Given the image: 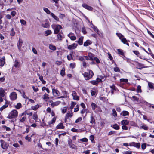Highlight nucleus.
<instances>
[{
  "mask_svg": "<svg viewBox=\"0 0 154 154\" xmlns=\"http://www.w3.org/2000/svg\"><path fill=\"white\" fill-rule=\"evenodd\" d=\"M82 74L85 79L86 80H89L91 79L94 75L93 71L91 70H89L88 73L85 72L84 73H82Z\"/></svg>",
  "mask_w": 154,
  "mask_h": 154,
  "instance_id": "nucleus-1",
  "label": "nucleus"
},
{
  "mask_svg": "<svg viewBox=\"0 0 154 154\" xmlns=\"http://www.w3.org/2000/svg\"><path fill=\"white\" fill-rule=\"evenodd\" d=\"M18 114V112L17 110L15 109L13 110L9 113L8 118L9 119L16 118Z\"/></svg>",
  "mask_w": 154,
  "mask_h": 154,
  "instance_id": "nucleus-2",
  "label": "nucleus"
},
{
  "mask_svg": "<svg viewBox=\"0 0 154 154\" xmlns=\"http://www.w3.org/2000/svg\"><path fill=\"white\" fill-rule=\"evenodd\" d=\"M51 27L53 29L54 34H57L59 33L60 30L62 29V26L59 25L53 24Z\"/></svg>",
  "mask_w": 154,
  "mask_h": 154,
  "instance_id": "nucleus-3",
  "label": "nucleus"
},
{
  "mask_svg": "<svg viewBox=\"0 0 154 154\" xmlns=\"http://www.w3.org/2000/svg\"><path fill=\"white\" fill-rule=\"evenodd\" d=\"M0 142L1 146L2 148L4 149H7L8 148L9 146V144L8 143L5 142L3 140H0Z\"/></svg>",
  "mask_w": 154,
  "mask_h": 154,
  "instance_id": "nucleus-4",
  "label": "nucleus"
},
{
  "mask_svg": "<svg viewBox=\"0 0 154 154\" xmlns=\"http://www.w3.org/2000/svg\"><path fill=\"white\" fill-rule=\"evenodd\" d=\"M9 97L11 101L14 100L17 98V94L15 92H13L10 94Z\"/></svg>",
  "mask_w": 154,
  "mask_h": 154,
  "instance_id": "nucleus-5",
  "label": "nucleus"
},
{
  "mask_svg": "<svg viewBox=\"0 0 154 154\" xmlns=\"http://www.w3.org/2000/svg\"><path fill=\"white\" fill-rule=\"evenodd\" d=\"M52 92L53 96L55 97H59L60 95V92L54 88L52 89Z\"/></svg>",
  "mask_w": 154,
  "mask_h": 154,
  "instance_id": "nucleus-6",
  "label": "nucleus"
},
{
  "mask_svg": "<svg viewBox=\"0 0 154 154\" xmlns=\"http://www.w3.org/2000/svg\"><path fill=\"white\" fill-rule=\"evenodd\" d=\"M72 95L73 97V99L78 101L79 100V97L77 95V94L75 91H72Z\"/></svg>",
  "mask_w": 154,
  "mask_h": 154,
  "instance_id": "nucleus-7",
  "label": "nucleus"
},
{
  "mask_svg": "<svg viewBox=\"0 0 154 154\" xmlns=\"http://www.w3.org/2000/svg\"><path fill=\"white\" fill-rule=\"evenodd\" d=\"M129 146H134L137 148H139L140 147V144L139 143L132 142L129 143Z\"/></svg>",
  "mask_w": 154,
  "mask_h": 154,
  "instance_id": "nucleus-8",
  "label": "nucleus"
},
{
  "mask_svg": "<svg viewBox=\"0 0 154 154\" xmlns=\"http://www.w3.org/2000/svg\"><path fill=\"white\" fill-rule=\"evenodd\" d=\"M73 115V113L72 112V111H71L70 112L69 111L66 114L65 117V121L66 122L67 119H68L69 117H71Z\"/></svg>",
  "mask_w": 154,
  "mask_h": 154,
  "instance_id": "nucleus-9",
  "label": "nucleus"
},
{
  "mask_svg": "<svg viewBox=\"0 0 154 154\" xmlns=\"http://www.w3.org/2000/svg\"><path fill=\"white\" fill-rule=\"evenodd\" d=\"M91 27L97 33V34L100 36L102 35V33L101 32L99 31L97 28L93 24L91 23Z\"/></svg>",
  "mask_w": 154,
  "mask_h": 154,
  "instance_id": "nucleus-10",
  "label": "nucleus"
},
{
  "mask_svg": "<svg viewBox=\"0 0 154 154\" xmlns=\"http://www.w3.org/2000/svg\"><path fill=\"white\" fill-rule=\"evenodd\" d=\"M78 45L75 43H73L72 45H69L68 46L67 48L69 50L74 49L76 48Z\"/></svg>",
  "mask_w": 154,
  "mask_h": 154,
  "instance_id": "nucleus-11",
  "label": "nucleus"
},
{
  "mask_svg": "<svg viewBox=\"0 0 154 154\" xmlns=\"http://www.w3.org/2000/svg\"><path fill=\"white\" fill-rule=\"evenodd\" d=\"M82 7L85 8L90 11H91L93 10V8L85 3H84L82 5Z\"/></svg>",
  "mask_w": 154,
  "mask_h": 154,
  "instance_id": "nucleus-12",
  "label": "nucleus"
},
{
  "mask_svg": "<svg viewBox=\"0 0 154 154\" xmlns=\"http://www.w3.org/2000/svg\"><path fill=\"white\" fill-rule=\"evenodd\" d=\"M68 36L72 40H75L76 39V38L75 36L74 33H70L68 35Z\"/></svg>",
  "mask_w": 154,
  "mask_h": 154,
  "instance_id": "nucleus-13",
  "label": "nucleus"
},
{
  "mask_svg": "<svg viewBox=\"0 0 154 154\" xmlns=\"http://www.w3.org/2000/svg\"><path fill=\"white\" fill-rule=\"evenodd\" d=\"M88 56L89 57V60L91 61H93L95 57L94 55L91 53L89 52L88 53Z\"/></svg>",
  "mask_w": 154,
  "mask_h": 154,
  "instance_id": "nucleus-14",
  "label": "nucleus"
},
{
  "mask_svg": "<svg viewBox=\"0 0 154 154\" xmlns=\"http://www.w3.org/2000/svg\"><path fill=\"white\" fill-rule=\"evenodd\" d=\"M5 63V57H2L0 59V66H2Z\"/></svg>",
  "mask_w": 154,
  "mask_h": 154,
  "instance_id": "nucleus-15",
  "label": "nucleus"
},
{
  "mask_svg": "<svg viewBox=\"0 0 154 154\" xmlns=\"http://www.w3.org/2000/svg\"><path fill=\"white\" fill-rule=\"evenodd\" d=\"M61 103L60 101H57L55 102L52 103L51 106L52 107H54L58 106Z\"/></svg>",
  "mask_w": 154,
  "mask_h": 154,
  "instance_id": "nucleus-16",
  "label": "nucleus"
},
{
  "mask_svg": "<svg viewBox=\"0 0 154 154\" xmlns=\"http://www.w3.org/2000/svg\"><path fill=\"white\" fill-rule=\"evenodd\" d=\"M20 63L17 60H15L14 62V66L16 68H18L20 67Z\"/></svg>",
  "mask_w": 154,
  "mask_h": 154,
  "instance_id": "nucleus-17",
  "label": "nucleus"
},
{
  "mask_svg": "<svg viewBox=\"0 0 154 154\" xmlns=\"http://www.w3.org/2000/svg\"><path fill=\"white\" fill-rule=\"evenodd\" d=\"M64 128V126H63V124L62 123H60L58 124L56 127L57 129H63Z\"/></svg>",
  "mask_w": 154,
  "mask_h": 154,
  "instance_id": "nucleus-18",
  "label": "nucleus"
},
{
  "mask_svg": "<svg viewBox=\"0 0 154 154\" xmlns=\"http://www.w3.org/2000/svg\"><path fill=\"white\" fill-rule=\"evenodd\" d=\"M56 118L55 117H53L51 121L48 122V125H50L51 124H54L55 123V121L56 120Z\"/></svg>",
  "mask_w": 154,
  "mask_h": 154,
  "instance_id": "nucleus-19",
  "label": "nucleus"
},
{
  "mask_svg": "<svg viewBox=\"0 0 154 154\" xmlns=\"http://www.w3.org/2000/svg\"><path fill=\"white\" fill-rule=\"evenodd\" d=\"M23 41L22 39H19L18 42L17 43V46L19 50H20L21 47L22 45Z\"/></svg>",
  "mask_w": 154,
  "mask_h": 154,
  "instance_id": "nucleus-20",
  "label": "nucleus"
},
{
  "mask_svg": "<svg viewBox=\"0 0 154 154\" xmlns=\"http://www.w3.org/2000/svg\"><path fill=\"white\" fill-rule=\"evenodd\" d=\"M73 55L71 54L70 52V54L69 55H67V58L68 60L69 61L70 60H74V58H73Z\"/></svg>",
  "mask_w": 154,
  "mask_h": 154,
  "instance_id": "nucleus-21",
  "label": "nucleus"
},
{
  "mask_svg": "<svg viewBox=\"0 0 154 154\" xmlns=\"http://www.w3.org/2000/svg\"><path fill=\"white\" fill-rule=\"evenodd\" d=\"M70 53L73 55V57L75 58L74 60H75L76 57H79V54L78 52H75L73 51H72L70 52Z\"/></svg>",
  "mask_w": 154,
  "mask_h": 154,
  "instance_id": "nucleus-22",
  "label": "nucleus"
},
{
  "mask_svg": "<svg viewBox=\"0 0 154 154\" xmlns=\"http://www.w3.org/2000/svg\"><path fill=\"white\" fill-rule=\"evenodd\" d=\"M5 90L2 88H0V97H4L5 96Z\"/></svg>",
  "mask_w": 154,
  "mask_h": 154,
  "instance_id": "nucleus-23",
  "label": "nucleus"
},
{
  "mask_svg": "<svg viewBox=\"0 0 154 154\" xmlns=\"http://www.w3.org/2000/svg\"><path fill=\"white\" fill-rule=\"evenodd\" d=\"M91 44V41L89 40H88L84 43L83 45L84 46H87Z\"/></svg>",
  "mask_w": 154,
  "mask_h": 154,
  "instance_id": "nucleus-24",
  "label": "nucleus"
},
{
  "mask_svg": "<svg viewBox=\"0 0 154 154\" xmlns=\"http://www.w3.org/2000/svg\"><path fill=\"white\" fill-rule=\"evenodd\" d=\"M129 114V112L126 111H123L120 113V115L123 116H128Z\"/></svg>",
  "mask_w": 154,
  "mask_h": 154,
  "instance_id": "nucleus-25",
  "label": "nucleus"
},
{
  "mask_svg": "<svg viewBox=\"0 0 154 154\" xmlns=\"http://www.w3.org/2000/svg\"><path fill=\"white\" fill-rule=\"evenodd\" d=\"M122 42L124 44H126L128 46H129V43H127L128 41L124 37L121 40Z\"/></svg>",
  "mask_w": 154,
  "mask_h": 154,
  "instance_id": "nucleus-26",
  "label": "nucleus"
},
{
  "mask_svg": "<svg viewBox=\"0 0 154 154\" xmlns=\"http://www.w3.org/2000/svg\"><path fill=\"white\" fill-rule=\"evenodd\" d=\"M49 48L50 50L53 51H55L56 49V47L51 44L49 45Z\"/></svg>",
  "mask_w": 154,
  "mask_h": 154,
  "instance_id": "nucleus-27",
  "label": "nucleus"
},
{
  "mask_svg": "<svg viewBox=\"0 0 154 154\" xmlns=\"http://www.w3.org/2000/svg\"><path fill=\"white\" fill-rule=\"evenodd\" d=\"M83 36L81 37L79 39L78 41H77L79 44L81 45L83 44Z\"/></svg>",
  "mask_w": 154,
  "mask_h": 154,
  "instance_id": "nucleus-28",
  "label": "nucleus"
},
{
  "mask_svg": "<svg viewBox=\"0 0 154 154\" xmlns=\"http://www.w3.org/2000/svg\"><path fill=\"white\" fill-rule=\"evenodd\" d=\"M147 82L148 86L150 88L154 89V84L148 81H147Z\"/></svg>",
  "mask_w": 154,
  "mask_h": 154,
  "instance_id": "nucleus-29",
  "label": "nucleus"
},
{
  "mask_svg": "<svg viewBox=\"0 0 154 154\" xmlns=\"http://www.w3.org/2000/svg\"><path fill=\"white\" fill-rule=\"evenodd\" d=\"M90 123L91 124L94 123L95 124V119L94 118L92 115L90 117Z\"/></svg>",
  "mask_w": 154,
  "mask_h": 154,
  "instance_id": "nucleus-30",
  "label": "nucleus"
},
{
  "mask_svg": "<svg viewBox=\"0 0 154 154\" xmlns=\"http://www.w3.org/2000/svg\"><path fill=\"white\" fill-rule=\"evenodd\" d=\"M110 88L111 89L110 92L111 93L113 94L114 91H116V87L115 86L113 85L112 86H110Z\"/></svg>",
  "mask_w": 154,
  "mask_h": 154,
  "instance_id": "nucleus-31",
  "label": "nucleus"
},
{
  "mask_svg": "<svg viewBox=\"0 0 154 154\" xmlns=\"http://www.w3.org/2000/svg\"><path fill=\"white\" fill-rule=\"evenodd\" d=\"M63 33H59L57 35V38L58 40L61 41L63 38Z\"/></svg>",
  "mask_w": 154,
  "mask_h": 154,
  "instance_id": "nucleus-32",
  "label": "nucleus"
},
{
  "mask_svg": "<svg viewBox=\"0 0 154 154\" xmlns=\"http://www.w3.org/2000/svg\"><path fill=\"white\" fill-rule=\"evenodd\" d=\"M33 119L35 120V121L36 122L37 121L38 117V115L36 113H34L32 116Z\"/></svg>",
  "mask_w": 154,
  "mask_h": 154,
  "instance_id": "nucleus-33",
  "label": "nucleus"
},
{
  "mask_svg": "<svg viewBox=\"0 0 154 154\" xmlns=\"http://www.w3.org/2000/svg\"><path fill=\"white\" fill-rule=\"evenodd\" d=\"M121 123L123 125H128L129 123V122L127 120H123L121 122Z\"/></svg>",
  "mask_w": 154,
  "mask_h": 154,
  "instance_id": "nucleus-34",
  "label": "nucleus"
},
{
  "mask_svg": "<svg viewBox=\"0 0 154 154\" xmlns=\"http://www.w3.org/2000/svg\"><path fill=\"white\" fill-rule=\"evenodd\" d=\"M52 32L51 30H48L45 31V35L47 36L51 34Z\"/></svg>",
  "mask_w": 154,
  "mask_h": 154,
  "instance_id": "nucleus-35",
  "label": "nucleus"
},
{
  "mask_svg": "<svg viewBox=\"0 0 154 154\" xmlns=\"http://www.w3.org/2000/svg\"><path fill=\"white\" fill-rule=\"evenodd\" d=\"M140 128L145 130H148L149 128L148 126H147L145 124H143L140 127Z\"/></svg>",
  "mask_w": 154,
  "mask_h": 154,
  "instance_id": "nucleus-36",
  "label": "nucleus"
},
{
  "mask_svg": "<svg viewBox=\"0 0 154 154\" xmlns=\"http://www.w3.org/2000/svg\"><path fill=\"white\" fill-rule=\"evenodd\" d=\"M22 107V105L20 103H19L17 104L15 106V107L17 109H19L21 108Z\"/></svg>",
  "mask_w": 154,
  "mask_h": 154,
  "instance_id": "nucleus-37",
  "label": "nucleus"
},
{
  "mask_svg": "<svg viewBox=\"0 0 154 154\" xmlns=\"http://www.w3.org/2000/svg\"><path fill=\"white\" fill-rule=\"evenodd\" d=\"M76 104V103L72 101L71 103V106L70 107V109H72L74 107L75 105Z\"/></svg>",
  "mask_w": 154,
  "mask_h": 154,
  "instance_id": "nucleus-38",
  "label": "nucleus"
},
{
  "mask_svg": "<svg viewBox=\"0 0 154 154\" xmlns=\"http://www.w3.org/2000/svg\"><path fill=\"white\" fill-rule=\"evenodd\" d=\"M136 91L137 93H141L142 92L141 89V87L140 85L137 86Z\"/></svg>",
  "mask_w": 154,
  "mask_h": 154,
  "instance_id": "nucleus-39",
  "label": "nucleus"
},
{
  "mask_svg": "<svg viewBox=\"0 0 154 154\" xmlns=\"http://www.w3.org/2000/svg\"><path fill=\"white\" fill-rule=\"evenodd\" d=\"M51 16L55 20H56L57 21H59V18H58V17L57 16H55L54 13H51Z\"/></svg>",
  "mask_w": 154,
  "mask_h": 154,
  "instance_id": "nucleus-40",
  "label": "nucleus"
},
{
  "mask_svg": "<svg viewBox=\"0 0 154 154\" xmlns=\"http://www.w3.org/2000/svg\"><path fill=\"white\" fill-rule=\"evenodd\" d=\"M67 107H64L61 108L62 112L64 114L67 111Z\"/></svg>",
  "mask_w": 154,
  "mask_h": 154,
  "instance_id": "nucleus-41",
  "label": "nucleus"
},
{
  "mask_svg": "<svg viewBox=\"0 0 154 154\" xmlns=\"http://www.w3.org/2000/svg\"><path fill=\"white\" fill-rule=\"evenodd\" d=\"M8 106V105L7 104H5L3 105L0 108V111L1 112L4 109L7 108Z\"/></svg>",
  "mask_w": 154,
  "mask_h": 154,
  "instance_id": "nucleus-42",
  "label": "nucleus"
},
{
  "mask_svg": "<svg viewBox=\"0 0 154 154\" xmlns=\"http://www.w3.org/2000/svg\"><path fill=\"white\" fill-rule=\"evenodd\" d=\"M39 107V105L37 104L35 106H32L31 107V109L34 110H36Z\"/></svg>",
  "mask_w": 154,
  "mask_h": 154,
  "instance_id": "nucleus-43",
  "label": "nucleus"
},
{
  "mask_svg": "<svg viewBox=\"0 0 154 154\" xmlns=\"http://www.w3.org/2000/svg\"><path fill=\"white\" fill-rule=\"evenodd\" d=\"M118 51V53L120 55H124V52H123V51L121 49H117Z\"/></svg>",
  "mask_w": 154,
  "mask_h": 154,
  "instance_id": "nucleus-44",
  "label": "nucleus"
},
{
  "mask_svg": "<svg viewBox=\"0 0 154 154\" xmlns=\"http://www.w3.org/2000/svg\"><path fill=\"white\" fill-rule=\"evenodd\" d=\"M49 98V95L46 93L43 96V99L45 100H47Z\"/></svg>",
  "mask_w": 154,
  "mask_h": 154,
  "instance_id": "nucleus-45",
  "label": "nucleus"
},
{
  "mask_svg": "<svg viewBox=\"0 0 154 154\" xmlns=\"http://www.w3.org/2000/svg\"><path fill=\"white\" fill-rule=\"evenodd\" d=\"M91 106L93 110H94L97 107L96 104L93 103H91Z\"/></svg>",
  "mask_w": 154,
  "mask_h": 154,
  "instance_id": "nucleus-46",
  "label": "nucleus"
},
{
  "mask_svg": "<svg viewBox=\"0 0 154 154\" xmlns=\"http://www.w3.org/2000/svg\"><path fill=\"white\" fill-rule=\"evenodd\" d=\"M43 10L47 14H51L50 11L48 8H44Z\"/></svg>",
  "mask_w": 154,
  "mask_h": 154,
  "instance_id": "nucleus-47",
  "label": "nucleus"
},
{
  "mask_svg": "<svg viewBox=\"0 0 154 154\" xmlns=\"http://www.w3.org/2000/svg\"><path fill=\"white\" fill-rule=\"evenodd\" d=\"M61 75L63 76L65 75V69L64 68H63L60 71Z\"/></svg>",
  "mask_w": 154,
  "mask_h": 154,
  "instance_id": "nucleus-48",
  "label": "nucleus"
},
{
  "mask_svg": "<svg viewBox=\"0 0 154 154\" xmlns=\"http://www.w3.org/2000/svg\"><path fill=\"white\" fill-rule=\"evenodd\" d=\"M113 128L116 130H119V126L117 124H115L113 125Z\"/></svg>",
  "mask_w": 154,
  "mask_h": 154,
  "instance_id": "nucleus-49",
  "label": "nucleus"
},
{
  "mask_svg": "<svg viewBox=\"0 0 154 154\" xmlns=\"http://www.w3.org/2000/svg\"><path fill=\"white\" fill-rule=\"evenodd\" d=\"M15 32L13 28H12L10 31V35L11 36H13L14 35Z\"/></svg>",
  "mask_w": 154,
  "mask_h": 154,
  "instance_id": "nucleus-50",
  "label": "nucleus"
},
{
  "mask_svg": "<svg viewBox=\"0 0 154 154\" xmlns=\"http://www.w3.org/2000/svg\"><path fill=\"white\" fill-rule=\"evenodd\" d=\"M116 35L119 37V38L121 40L124 36L121 34L116 33Z\"/></svg>",
  "mask_w": 154,
  "mask_h": 154,
  "instance_id": "nucleus-51",
  "label": "nucleus"
},
{
  "mask_svg": "<svg viewBox=\"0 0 154 154\" xmlns=\"http://www.w3.org/2000/svg\"><path fill=\"white\" fill-rule=\"evenodd\" d=\"M112 115L115 118H116L117 116V114L116 110L115 109H112Z\"/></svg>",
  "mask_w": 154,
  "mask_h": 154,
  "instance_id": "nucleus-52",
  "label": "nucleus"
},
{
  "mask_svg": "<svg viewBox=\"0 0 154 154\" xmlns=\"http://www.w3.org/2000/svg\"><path fill=\"white\" fill-rule=\"evenodd\" d=\"M80 141L84 142H87L88 141V139L86 138H84L79 140Z\"/></svg>",
  "mask_w": 154,
  "mask_h": 154,
  "instance_id": "nucleus-53",
  "label": "nucleus"
},
{
  "mask_svg": "<svg viewBox=\"0 0 154 154\" xmlns=\"http://www.w3.org/2000/svg\"><path fill=\"white\" fill-rule=\"evenodd\" d=\"M42 26L44 28H47L49 26V24L47 23H42Z\"/></svg>",
  "mask_w": 154,
  "mask_h": 154,
  "instance_id": "nucleus-54",
  "label": "nucleus"
},
{
  "mask_svg": "<svg viewBox=\"0 0 154 154\" xmlns=\"http://www.w3.org/2000/svg\"><path fill=\"white\" fill-rule=\"evenodd\" d=\"M20 21L21 24L23 25H26V21H25L24 20L21 19L20 20Z\"/></svg>",
  "mask_w": 154,
  "mask_h": 154,
  "instance_id": "nucleus-55",
  "label": "nucleus"
},
{
  "mask_svg": "<svg viewBox=\"0 0 154 154\" xmlns=\"http://www.w3.org/2000/svg\"><path fill=\"white\" fill-rule=\"evenodd\" d=\"M120 81L121 82L125 83H127L128 82V79H121L120 80Z\"/></svg>",
  "mask_w": 154,
  "mask_h": 154,
  "instance_id": "nucleus-56",
  "label": "nucleus"
},
{
  "mask_svg": "<svg viewBox=\"0 0 154 154\" xmlns=\"http://www.w3.org/2000/svg\"><path fill=\"white\" fill-rule=\"evenodd\" d=\"M26 119V117L25 116H23L21 119L19 120V122H23L25 121Z\"/></svg>",
  "mask_w": 154,
  "mask_h": 154,
  "instance_id": "nucleus-57",
  "label": "nucleus"
},
{
  "mask_svg": "<svg viewBox=\"0 0 154 154\" xmlns=\"http://www.w3.org/2000/svg\"><path fill=\"white\" fill-rule=\"evenodd\" d=\"M84 57V56H79V60L82 61V62L83 61H84L85 58L84 57Z\"/></svg>",
  "mask_w": 154,
  "mask_h": 154,
  "instance_id": "nucleus-58",
  "label": "nucleus"
},
{
  "mask_svg": "<svg viewBox=\"0 0 154 154\" xmlns=\"http://www.w3.org/2000/svg\"><path fill=\"white\" fill-rule=\"evenodd\" d=\"M82 65L83 67H84L85 68H86L87 66H88L87 63L85 62V61H83L82 62Z\"/></svg>",
  "mask_w": 154,
  "mask_h": 154,
  "instance_id": "nucleus-59",
  "label": "nucleus"
},
{
  "mask_svg": "<svg viewBox=\"0 0 154 154\" xmlns=\"http://www.w3.org/2000/svg\"><path fill=\"white\" fill-rule=\"evenodd\" d=\"M90 82L93 85H97L98 84H97V81H96V80H93L91 81Z\"/></svg>",
  "mask_w": 154,
  "mask_h": 154,
  "instance_id": "nucleus-60",
  "label": "nucleus"
},
{
  "mask_svg": "<svg viewBox=\"0 0 154 154\" xmlns=\"http://www.w3.org/2000/svg\"><path fill=\"white\" fill-rule=\"evenodd\" d=\"M94 60L97 64L99 63L100 62V60L97 57H95L94 58Z\"/></svg>",
  "mask_w": 154,
  "mask_h": 154,
  "instance_id": "nucleus-61",
  "label": "nucleus"
},
{
  "mask_svg": "<svg viewBox=\"0 0 154 154\" xmlns=\"http://www.w3.org/2000/svg\"><path fill=\"white\" fill-rule=\"evenodd\" d=\"M76 66V64L75 63H72L70 64V66L72 68H74Z\"/></svg>",
  "mask_w": 154,
  "mask_h": 154,
  "instance_id": "nucleus-62",
  "label": "nucleus"
},
{
  "mask_svg": "<svg viewBox=\"0 0 154 154\" xmlns=\"http://www.w3.org/2000/svg\"><path fill=\"white\" fill-rule=\"evenodd\" d=\"M114 70L116 72H120V69L118 67H114Z\"/></svg>",
  "mask_w": 154,
  "mask_h": 154,
  "instance_id": "nucleus-63",
  "label": "nucleus"
},
{
  "mask_svg": "<svg viewBox=\"0 0 154 154\" xmlns=\"http://www.w3.org/2000/svg\"><path fill=\"white\" fill-rule=\"evenodd\" d=\"M25 139L26 140H27L29 142H31L32 141L31 137H29L28 135H27L25 137Z\"/></svg>",
  "mask_w": 154,
  "mask_h": 154,
  "instance_id": "nucleus-64",
  "label": "nucleus"
}]
</instances>
